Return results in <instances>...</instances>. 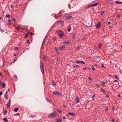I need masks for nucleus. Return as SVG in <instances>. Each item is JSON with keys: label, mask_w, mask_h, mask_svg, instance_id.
Wrapping results in <instances>:
<instances>
[{"label": "nucleus", "mask_w": 122, "mask_h": 122, "mask_svg": "<svg viewBox=\"0 0 122 122\" xmlns=\"http://www.w3.org/2000/svg\"><path fill=\"white\" fill-rule=\"evenodd\" d=\"M57 114V113L55 112H54L50 114L48 116V117L49 118H52L55 117Z\"/></svg>", "instance_id": "nucleus-1"}, {"label": "nucleus", "mask_w": 122, "mask_h": 122, "mask_svg": "<svg viewBox=\"0 0 122 122\" xmlns=\"http://www.w3.org/2000/svg\"><path fill=\"white\" fill-rule=\"evenodd\" d=\"M56 32L59 34V36L61 38L63 36L64 34L63 32L61 30H57Z\"/></svg>", "instance_id": "nucleus-2"}, {"label": "nucleus", "mask_w": 122, "mask_h": 122, "mask_svg": "<svg viewBox=\"0 0 122 122\" xmlns=\"http://www.w3.org/2000/svg\"><path fill=\"white\" fill-rule=\"evenodd\" d=\"M53 93V94L55 96L58 95L59 96H61V93L57 91L54 92Z\"/></svg>", "instance_id": "nucleus-3"}, {"label": "nucleus", "mask_w": 122, "mask_h": 122, "mask_svg": "<svg viewBox=\"0 0 122 122\" xmlns=\"http://www.w3.org/2000/svg\"><path fill=\"white\" fill-rule=\"evenodd\" d=\"M66 19L65 20H68L69 19H71L72 18V16H70L69 14H67L66 16Z\"/></svg>", "instance_id": "nucleus-4"}, {"label": "nucleus", "mask_w": 122, "mask_h": 122, "mask_svg": "<svg viewBox=\"0 0 122 122\" xmlns=\"http://www.w3.org/2000/svg\"><path fill=\"white\" fill-rule=\"evenodd\" d=\"M96 28H99L101 26V23L99 22L98 23L95 25Z\"/></svg>", "instance_id": "nucleus-5"}, {"label": "nucleus", "mask_w": 122, "mask_h": 122, "mask_svg": "<svg viewBox=\"0 0 122 122\" xmlns=\"http://www.w3.org/2000/svg\"><path fill=\"white\" fill-rule=\"evenodd\" d=\"M71 43V41L69 40L67 41H66L64 42L63 43L64 44L66 45H68L70 44Z\"/></svg>", "instance_id": "nucleus-6"}, {"label": "nucleus", "mask_w": 122, "mask_h": 122, "mask_svg": "<svg viewBox=\"0 0 122 122\" xmlns=\"http://www.w3.org/2000/svg\"><path fill=\"white\" fill-rule=\"evenodd\" d=\"M11 101L10 100H9V102H7V107L8 108L10 105Z\"/></svg>", "instance_id": "nucleus-7"}, {"label": "nucleus", "mask_w": 122, "mask_h": 122, "mask_svg": "<svg viewBox=\"0 0 122 122\" xmlns=\"http://www.w3.org/2000/svg\"><path fill=\"white\" fill-rule=\"evenodd\" d=\"M76 63H81V64L83 63L84 64H85V62L83 61H76Z\"/></svg>", "instance_id": "nucleus-8"}, {"label": "nucleus", "mask_w": 122, "mask_h": 122, "mask_svg": "<svg viewBox=\"0 0 122 122\" xmlns=\"http://www.w3.org/2000/svg\"><path fill=\"white\" fill-rule=\"evenodd\" d=\"M65 48V46L64 45L63 46H62L60 47L59 48V49L61 50H63Z\"/></svg>", "instance_id": "nucleus-9"}, {"label": "nucleus", "mask_w": 122, "mask_h": 122, "mask_svg": "<svg viewBox=\"0 0 122 122\" xmlns=\"http://www.w3.org/2000/svg\"><path fill=\"white\" fill-rule=\"evenodd\" d=\"M68 114L72 116H75V114L74 112H69L68 113Z\"/></svg>", "instance_id": "nucleus-10"}, {"label": "nucleus", "mask_w": 122, "mask_h": 122, "mask_svg": "<svg viewBox=\"0 0 122 122\" xmlns=\"http://www.w3.org/2000/svg\"><path fill=\"white\" fill-rule=\"evenodd\" d=\"M55 50L56 51V52L57 54H58L59 53V51L58 49L56 47H55Z\"/></svg>", "instance_id": "nucleus-11"}, {"label": "nucleus", "mask_w": 122, "mask_h": 122, "mask_svg": "<svg viewBox=\"0 0 122 122\" xmlns=\"http://www.w3.org/2000/svg\"><path fill=\"white\" fill-rule=\"evenodd\" d=\"M75 101H76L77 103L79 102V98H78L77 96H76L75 98Z\"/></svg>", "instance_id": "nucleus-12"}, {"label": "nucleus", "mask_w": 122, "mask_h": 122, "mask_svg": "<svg viewBox=\"0 0 122 122\" xmlns=\"http://www.w3.org/2000/svg\"><path fill=\"white\" fill-rule=\"evenodd\" d=\"M57 122H61L62 120L60 119H56Z\"/></svg>", "instance_id": "nucleus-13"}, {"label": "nucleus", "mask_w": 122, "mask_h": 122, "mask_svg": "<svg viewBox=\"0 0 122 122\" xmlns=\"http://www.w3.org/2000/svg\"><path fill=\"white\" fill-rule=\"evenodd\" d=\"M46 101L50 103H51V101L50 100H49L47 98H46Z\"/></svg>", "instance_id": "nucleus-14"}, {"label": "nucleus", "mask_w": 122, "mask_h": 122, "mask_svg": "<svg viewBox=\"0 0 122 122\" xmlns=\"http://www.w3.org/2000/svg\"><path fill=\"white\" fill-rule=\"evenodd\" d=\"M115 3L116 4H122V2H120L118 1H116Z\"/></svg>", "instance_id": "nucleus-15"}, {"label": "nucleus", "mask_w": 122, "mask_h": 122, "mask_svg": "<svg viewBox=\"0 0 122 122\" xmlns=\"http://www.w3.org/2000/svg\"><path fill=\"white\" fill-rule=\"evenodd\" d=\"M101 91L105 93H106V91L105 90H104L103 89L101 88Z\"/></svg>", "instance_id": "nucleus-16"}, {"label": "nucleus", "mask_w": 122, "mask_h": 122, "mask_svg": "<svg viewBox=\"0 0 122 122\" xmlns=\"http://www.w3.org/2000/svg\"><path fill=\"white\" fill-rule=\"evenodd\" d=\"M4 97L6 99H7L8 98V96L7 95H4Z\"/></svg>", "instance_id": "nucleus-17"}, {"label": "nucleus", "mask_w": 122, "mask_h": 122, "mask_svg": "<svg viewBox=\"0 0 122 122\" xmlns=\"http://www.w3.org/2000/svg\"><path fill=\"white\" fill-rule=\"evenodd\" d=\"M5 17H8L9 18H10V16L9 14L6 15Z\"/></svg>", "instance_id": "nucleus-18"}, {"label": "nucleus", "mask_w": 122, "mask_h": 122, "mask_svg": "<svg viewBox=\"0 0 122 122\" xmlns=\"http://www.w3.org/2000/svg\"><path fill=\"white\" fill-rule=\"evenodd\" d=\"M57 111L58 112H59V113H61L62 112V111H61V110H60V109H57Z\"/></svg>", "instance_id": "nucleus-19"}, {"label": "nucleus", "mask_w": 122, "mask_h": 122, "mask_svg": "<svg viewBox=\"0 0 122 122\" xmlns=\"http://www.w3.org/2000/svg\"><path fill=\"white\" fill-rule=\"evenodd\" d=\"M3 120L5 122H7L8 121V120L6 118H3Z\"/></svg>", "instance_id": "nucleus-20"}, {"label": "nucleus", "mask_w": 122, "mask_h": 122, "mask_svg": "<svg viewBox=\"0 0 122 122\" xmlns=\"http://www.w3.org/2000/svg\"><path fill=\"white\" fill-rule=\"evenodd\" d=\"M18 109H19L18 108H16L14 109V111L15 112H17L18 111Z\"/></svg>", "instance_id": "nucleus-21"}, {"label": "nucleus", "mask_w": 122, "mask_h": 122, "mask_svg": "<svg viewBox=\"0 0 122 122\" xmlns=\"http://www.w3.org/2000/svg\"><path fill=\"white\" fill-rule=\"evenodd\" d=\"M107 81H106V82H102V85L103 86H104V85L105 83H107Z\"/></svg>", "instance_id": "nucleus-22"}, {"label": "nucleus", "mask_w": 122, "mask_h": 122, "mask_svg": "<svg viewBox=\"0 0 122 122\" xmlns=\"http://www.w3.org/2000/svg\"><path fill=\"white\" fill-rule=\"evenodd\" d=\"M5 83H3L2 84V87L3 88H4L5 86Z\"/></svg>", "instance_id": "nucleus-23"}, {"label": "nucleus", "mask_w": 122, "mask_h": 122, "mask_svg": "<svg viewBox=\"0 0 122 122\" xmlns=\"http://www.w3.org/2000/svg\"><path fill=\"white\" fill-rule=\"evenodd\" d=\"M28 36V34L27 33H26V34L24 36V37H25V38H26Z\"/></svg>", "instance_id": "nucleus-24"}, {"label": "nucleus", "mask_w": 122, "mask_h": 122, "mask_svg": "<svg viewBox=\"0 0 122 122\" xmlns=\"http://www.w3.org/2000/svg\"><path fill=\"white\" fill-rule=\"evenodd\" d=\"M80 66L78 65H77L76 66H74V68H79Z\"/></svg>", "instance_id": "nucleus-25"}, {"label": "nucleus", "mask_w": 122, "mask_h": 122, "mask_svg": "<svg viewBox=\"0 0 122 122\" xmlns=\"http://www.w3.org/2000/svg\"><path fill=\"white\" fill-rule=\"evenodd\" d=\"M14 49L15 50V51H16V50H18V47H14Z\"/></svg>", "instance_id": "nucleus-26"}, {"label": "nucleus", "mask_w": 122, "mask_h": 122, "mask_svg": "<svg viewBox=\"0 0 122 122\" xmlns=\"http://www.w3.org/2000/svg\"><path fill=\"white\" fill-rule=\"evenodd\" d=\"M15 29H16V30H17L19 31V30L20 29L19 28L17 27H15Z\"/></svg>", "instance_id": "nucleus-27"}, {"label": "nucleus", "mask_w": 122, "mask_h": 122, "mask_svg": "<svg viewBox=\"0 0 122 122\" xmlns=\"http://www.w3.org/2000/svg\"><path fill=\"white\" fill-rule=\"evenodd\" d=\"M108 110V108L107 107H106V108L105 109V111L106 112H107V111Z\"/></svg>", "instance_id": "nucleus-28"}, {"label": "nucleus", "mask_w": 122, "mask_h": 122, "mask_svg": "<svg viewBox=\"0 0 122 122\" xmlns=\"http://www.w3.org/2000/svg\"><path fill=\"white\" fill-rule=\"evenodd\" d=\"M101 67L105 69V67L103 65H102L101 66Z\"/></svg>", "instance_id": "nucleus-29"}, {"label": "nucleus", "mask_w": 122, "mask_h": 122, "mask_svg": "<svg viewBox=\"0 0 122 122\" xmlns=\"http://www.w3.org/2000/svg\"><path fill=\"white\" fill-rule=\"evenodd\" d=\"M76 107L75 106H74H74H72V109H75V108Z\"/></svg>", "instance_id": "nucleus-30"}, {"label": "nucleus", "mask_w": 122, "mask_h": 122, "mask_svg": "<svg viewBox=\"0 0 122 122\" xmlns=\"http://www.w3.org/2000/svg\"><path fill=\"white\" fill-rule=\"evenodd\" d=\"M104 13V12L103 11H101V15H103V14Z\"/></svg>", "instance_id": "nucleus-31"}, {"label": "nucleus", "mask_w": 122, "mask_h": 122, "mask_svg": "<svg viewBox=\"0 0 122 122\" xmlns=\"http://www.w3.org/2000/svg\"><path fill=\"white\" fill-rule=\"evenodd\" d=\"M115 77L117 79H118V77L117 76H115Z\"/></svg>", "instance_id": "nucleus-32"}, {"label": "nucleus", "mask_w": 122, "mask_h": 122, "mask_svg": "<svg viewBox=\"0 0 122 122\" xmlns=\"http://www.w3.org/2000/svg\"><path fill=\"white\" fill-rule=\"evenodd\" d=\"M4 115H5L6 114V111H4Z\"/></svg>", "instance_id": "nucleus-33"}, {"label": "nucleus", "mask_w": 122, "mask_h": 122, "mask_svg": "<svg viewBox=\"0 0 122 122\" xmlns=\"http://www.w3.org/2000/svg\"><path fill=\"white\" fill-rule=\"evenodd\" d=\"M88 79L89 81H92V79L91 77H89L88 78Z\"/></svg>", "instance_id": "nucleus-34"}, {"label": "nucleus", "mask_w": 122, "mask_h": 122, "mask_svg": "<svg viewBox=\"0 0 122 122\" xmlns=\"http://www.w3.org/2000/svg\"><path fill=\"white\" fill-rule=\"evenodd\" d=\"M3 94V92L1 91H0V95H2Z\"/></svg>", "instance_id": "nucleus-35"}, {"label": "nucleus", "mask_w": 122, "mask_h": 122, "mask_svg": "<svg viewBox=\"0 0 122 122\" xmlns=\"http://www.w3.org/2000/svg\"><path fill=\"white\" fill-rule=\"evenodd\" d=\"M53 39L54 40V41H55L56 40V38L55 37H53Z\"/></svg>", "instance_id": "nucleus-36"}, {"label": "nucleus", "mask_w": 122, "mask_h": 122, "mask_svg": "<svg viewBox=\"0 0 122 122\" xmlns=\"http://www.w3.org/2000/svg\"><path fill=\"white\" fill-rule=\"evenodd\" d=\"M71 30V28L70 27L68 31H70Z\"/></svg>", "instance_id": "nucleus-37"}, {"label": "nucleus", "mask_w": 122, "mask_h": 122, "mask_svg": "<svg viewBox=\"0 0 122 122\" xmlns=\"http://www.w3.org/2000/svg\"><path fill=\"white\" fill-rule=\"evenodd\" d=\"M62 20H61L60 21H59L58 22V23H60L61 22H62Z\"/></svg>", "instance_id": "nucleus-38"}, {"label": "nucleus", "mask_w": 122, "mask_h": 122, "mask_svg": "<svg viewBox=\"0 0 122 122\" xmlns=\"http://www.w3.org/2000/svg\"><path fill=\"white\" fill-rule=\"evenodd\" d=\"M97 3L94 4H93L94 6H96L97 5Z\"/></svg>", "instance_id": "nucleus-39"}, {"label": "nucleus", "mask_w": 122, "mask_h": 122, "mask_svg": "<svg viewBox=\"0 0 122 122\" xmlns=\"http://www.w3.org/2000/svg\"><path fill=\"white\" fill-rule=\"evenodd\" d=\"M16 114L18 116H19L20 115V113H18L16 114H15V115H16Z\"/></svg>", "instance_id": "nucleus-40"}, {"label": "nucleus", "mask_w": 122, "mask_h": 122, "mask_svg": "<svg viewBox=\"0 0 122 122\" xmlns=\"http://www.w3.org/2000/svg\"><path fill=\"white\" fill-rule=\"evenodd\" d=\"M63 119H66V118L65 117V116H64L63 117Z\"/></svg>", "instance_id": "nucleus-41"}, {"label": "nucleus", "mask_w": 122, "mask_h": 122, "mask_svg": "<svg viewBox=\"0 0 122 122\" xmlns=\"http://www.w3.org/2000/svg\"><path fill=\"white\" fill-rule=\"evenodd\" d=\"M113 82H118V81L116 80H114V81H113Z\"/></svg>", "instance_id": "nucleus-42"}, {"label": "nucleus", "mask_w": 122, "mask_h": 122, "mask_svg": "<svg viewBox=\"0 0 122 122\" xmlns=\"http://www.w3.org/2000/svg\"><path fill=\"white\" fill-rule=\"evenodd\" d=\"M101 45H99V46L98 47L100 49L101 48Z\"/></svg>", "instance_id": "nucleus-43"}, {"label": "nucleus", "mask_w": 122, "mask_h": 122, "mask_svg": "<svg viewBox=\"0 0 122 122\" xmlns=\"http://www.w3.org/2000/svg\"><path fill=\"white\" fill-rule=\"evenodd\" d=\"M30 34L31 35V36H32L34 34L33 33H32L31 32L30 33Z\"/></svg>", "instance_id": "nucleus-44"}, {"label": "nucleus", "mask_w": 122, "mask_h": 122, "mask_svg": "<svg viewBox=\"0 0 122 122\" xmlns=\"http://www.w3.org/2000/svg\"><path fill=\"white\" fill-rule=\"evenodd\" d=\"M92 70L93 71H94L95 70V69L94 68H92Z\"/></svg>", "instance_id": "nucleus-45"}, {"label": "nucleus", "mask_w": 122, "mask_h": 122, "mask_svg": "<svg viewBox=\"0 0 122 122\" xmlns=\"http://www.w3.org/2000/svg\"><path fill=\"white\" fill-rule=\"evenodd\" d=\"M17 60L16 59L15 60H14V61L11 64H12V63L16 61H17Z\"/></svg>", "instance_id": "nucleus-46"}, {"label": "nucleus", "mask_w": 122, "mask_h": 122, "mask_svg": "<svg viewBox=\"0 0 122 122\" xmlns=\"http://www.w3.org/2000/svg\"><path fill=\"white\" fill-rule=\"evenodd\" d=\"M80 48V47H77V50H78Z\"/></svg>", "instance_id": "nucleus-47"}, {"label": "nucleus", "mask_w": 122, "mask_h": 122, "mask_svg": "<svg viewBox=\"0 0 122 122\" xmlns=\"http://www.w3.org/2000/svg\"><path fill=\"white\" fill-rule=\"evenodd\" d=\"M95 97V95H93V96H92V97L93 98H94Z\"/></svg>", "instance_id": "nucleus-48"}, {"label": "nucleus", "mask_w": 122, "mask_h": 122, "mask_svg": "<svg viewBox=\"0 0 122 122\" xmlns=\"http://www.w3.org/2000/svg\"><path fill=\"white\" fill-rule=\"evenodd\" d=\"M68 7H69V8H71V7H70V5H69V4L68 5Z\"/></svg>", "instance_id": "nucleus-49"}, {"label": "nucleus", "mask_w": 122, "mask_h": 122, "mask_svg": "<svg viewBox=\"0 0 122 122\" xmlns=\"http://www.w3.org/2000/svg\"><path fill=\"white\" fill-rule=\"evenodd\" d=\"M27 43H29V40H28L27 41Z\"/></svg>", "instance_id": "nucleus-50"}, {"label": "nucleus", "mask_w": 122, "mask_h": 122, "mask_svg": "<svg viewBox=\"0 0 122 122\" xmlns=\"http://www.w3.org/2000/svg\"><path fill=\"white\" fill-rule=\"evenodd\" d=\"M108 25H110V22H108Z\"/></svg>", "instance_id": "nucleus-51"}, {"label": "nucleus", "mask_w": 122, "mask_h": 122, "mask_svg": "<svg viewBox=\"0 0 122 122\" xmlns=\"http://www.w3.org/2000/svg\"><path fill=\"white\" fill-rule=\"evenodd\" d=\"M66 106L65 105H63V107L64 108L66 107Z\"/></svg>", "instance_id": "nucleus-52"}, {"label": "nucleus", "mask_w": 122, "mask_h": 122, "mask_svg": "<svg viewBox=\"0 0 122 122\" xmlns=\"http://www.w3.org/2000/svg\"><path fill=\"white\" fill-rule=\"evenodd\" d=\"M75 38V36H74V35H73V37H72V38Z\"/></svg>", "instance_id": "nucleus-53"}, {"label": "nucleus", "mask_w": 122, "mask_h": 122, "mask_svg": "<svg viewBox=\"0 0 122 122\" xmlns=\"http://www.w3.org/2000/svg\"><path fill=\"white\" fill-rule=\"evenodd\" d=\"M112 121L113 122H114V121L113 119H112Z\"/></svg>", "instance_id": "nucleus-54"}, {"label": "nucleus", "mask_w": 122, "mask_h": 122, "mask_svg": "<svg viewBox=\"0 0 122 122\" xmlns=\"http://www.w3.org/2000/svg\"><path fill=\"white\" fill-rule=\"evenodd\" d=\"M91 6H94L93 4H91Z\"/></svg>", "instance_id": "nucleus-55"}, {"label": "nucleus", "mask_w": 122, "mask_h": 122, "mask_svg": "<svg viewBox=\"0 0 122 122\" xmlns=\"http://www.w3.org/2000/svg\"><path fill=\"white\" fill-rule=\"evenodd\" d=\"M86 69V68H83V70H85Z\"/></svg>", "instance_id": "nucleus-56"}, {"label": "nucleus", "mask_w": 122, "mask_h": 122, "mask_svg": "<svg viewBox=\"0 0 122 122\" xmlns=\"http://www.w3.org/2000/svg\"><path fill=\"white\" fill-rule=\"evenodd\" d=\"M76 107H79V106L78 105H77V106H76Z\"/></svg>", "instance_id": "nucleus-57"}, {"label": "nucleus", "mask_w": 122, "mask_h": 122, "mask_svg": "<svg viewBox=\"0 0 122 122\" xmlns=\"http://www.w3.org/2000/svg\"><path fill=\"white\" fill-rule=\"evenodd\" d=\"M91 6V5H90L88 6V7H90Z\"/></svg>", "instance_id": "nucleus-58"}, {"label": "nucleus", "mask_w": 122, "mask_h": 122, "mask_svg": "<svg viewBox=\"0 0 122 122\" xmlns=\"http://www.w3.org/2000/svg\"><path fill=\"white\" fill-rule=\"evenodd\" d=\"M8 93V92L7 91H6V93H5V95H6V94H7Z\"/></svg>", "instance_id": "nucleus-59"}, {"label": "nucleus", "mask_w": 122, "mask_h": 122, "mask_svg": "<svg viewBox=\"0 0 122 122\" xmlns=\"http://www.w3.org/2000/svg\"><path fill=\"white\" fill-rule=\"evenodd\" d=\"M8 21L9 22H11V20H8Z\"/></svg>", "instance_id": "nucleus-60"}, {"label": "nucleus", "mask_w": 122, "mask_h": 122, "mask_svg": "<svg viewBox=\"0 0 122 122\" xmlns=\"http://www.w3.org/2000/svg\"><path fill=\"white\" fill-rule=\"evenodd\" d=\"M10 7H12V5H10Z\"/></svg>", "instance_id": "nucleus-61"}, {"label": "nucleus", "mask_w": 122, "mask_h": 122, "mask_svg": "<svg viewBox=\"0 0 122 122\" xmlns=\"http://www.w3.org/2000/svg\"><path fill=\"white\" fill-rule=\"evenodd\" d=\"M118 97H120V95H118Z\"/></svg>", "instance_id": "nucleus-62"}, {"label": "nucleus", "mask_w": 122, "mask_h": 122, "mask_svg": "<svg viewBox=\"0 0 122 122\" xmlns=\"http://www.w3.org/2000/svg\"><path fill=\"white\" fill-rule=\"evenodd\" d=\"M20 26H19V25H18V27H19L20 28Z\"/></svg>", "instance_id": "nucleus-63"}, {"label": "nucleus", "mask_w": 122, "mask_h": 122, "mask_svg": "<svg viewBox=\"0 0 122 122\" xmlns=\"http://www.w3.org/2000/svg\"><path fill=\"white\" fill-rule=\"evenodd\" d=\"M121 48L122 49V45L121 46Z\"/></svg>", "instance_id": "nucleus-64"}]
</instances>
